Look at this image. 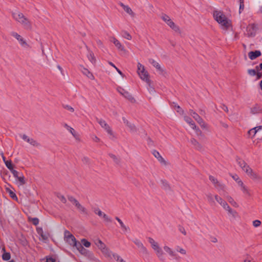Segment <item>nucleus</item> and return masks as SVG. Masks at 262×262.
I'll list each match as a JSON object with an SVG mask.
<instances>
[{"label": "nucleus", "mask_w": 262, "mask_h": 262, "mask_svg": "<svg viewBox=\"0 0 262 262\" xmlns=\"http://www.w3.org/2000/svg\"><path fill=\"white\" fill-rule=\"evenodd\" d=\"M21 137L25 141L27 142H28L29 140H30L31 138L25 134L21 135Z\"/></svg>", "instance_id": "51"}, {"label": "nucleus", "mask_w": 262, "mask_h": 262, "mask_svg": "<svg viewBox=\"0 0 262 262\" xmlns=\"http://www.w3.org/2000/svg\"><path fill=\"white\" fill-rule=\"evenodd\" d=\"M244 3H242V2H240V6H239V9L240 10L241 9H244Z\"/></svg>", "instance_id": "61"}, {"label": "nucleus", "mask_w": 262, "mask_h": 262, "mask_svg": "<svg viewBox=\"0 0 262 262\" xmlns=\"http://www.w3.org/2000/svg\"><path fill=\"white\" fill-rule=\"evenodd\" d=\"M152 155L154 156L158 160L159 162L162 164H165L166 161L161 154L157 150H154L152 151Z\"/></svg>", "instance_id": "23"}, {"label": "nucleus", "mask_w": 262, "mask_h": 262, "mask_svg": "<svg viewBox=\"0 0 262 262\" xmlns=\"http://www.w3.org/2000/svg\"><path fill=\"white\" fill-rule=\"evenodd\" d=\"M11 36L17 40L21 47L24 48L30 47V45L26 39L17 32H12L11 33Z\"/></svg>", "instance_id": "8"}, {"label": "nucleus", "mask_w": 262, "mask_h": 262, "mask_svg": "<svg viewBox=\"0 0 262 262\" xmlns=\"http://www.w3.org/2000/svg\"><path fill=\"white\" fill-rule=\"evenodd\" d=\"M228 202L233 207L235 208L238 207V204L234 200V199L230 195H227L225 196Z\"/></svg>", "instance_id": "25"}, {"label": "nucleus", "mask_w": 262, "mask_h": 262, "mask_svg": "<svg viewBox=\"0 0 262 262\" xmlns=\"http://www.w3.org/2000/svg\"><path fill=\"white\" fill-rule=\"evenodd\" d=\"M43 262H55V260L52 258H47Z\"/></svg>", "instance_id": "55"}, {"label": "nucleus", "mask_w": 262, "mask_h": 262, "mask_svg": "<svg viewBox=\"0 0 262 262\" xmlns=\"http://www.w3.org/2000/svg\"><path fill=\"white\" fill-rule=\"evenodd\" d=\"M153 65L158 69H160V65L157 62L154 61Z\"/></svg>", "instance_id": "59"}, {"label": "nucleus", "mask_w": 262, "mask_h": 262, "mask_svg": "<svg viewBox=\"0 0 262 262\" xmlns=\"http://www.w3.org/2000/svg\"><path fill=\"white\" fill-rule=\"evenodd\" d=\"M213 16L222 30L227 31L232 29L231 20L227 18L223 12L218 10L214 11L213 13Z\"/></svg>", "instance_id": "3"}, {"label": "nucleus", "mask_w": 262, "mask_h": 262, "mask_svg": "<svg viewBox=\"0 0 262 262\" xmlns=\"http://www.w3.org/2000/svg\"><path fill=\"white\" fill-rule=\"evenodd\" d=\"M248 72L249 73V74H250V75H252V76H254L255 75H256V71L254 70H252V69H251V70H249L248 71Z\"/></svg>", "instance_id": "52"}, {"label": "nucleus", "mask_w": 262, "mask_h": 262, "mask_svg": "<svg viewBox=\"0 0 262 262\" xmlns=\"http://www.w3.org/2000/svg\"><path fill=\"white\" fill-rule=\"evenodd\" d=\"M117 90L118 92L124 98L128 100L130 102L134 103L136 102V100L132 95L127 90L124 88L119 86L117 88Z\"/></svg>", "instance_id": "11"}, {"label": "nucleus", "mask_w": 262, "mask_h": 262, "mask_svg": "<svg viewBox=\"0 0 262 262\" xmlns=\"http://www.w3.org/2000/svg\"><path fill=\"white\" fill-rule=\"evenodd\" d=\"M95 244L99 249L101 251L105 256L110 258H112L113 255H114V254H113L112 252L110 251L106 245L101 240H97Z\"/></svg>", "instance_id": "7"}, {"label": "nucleus", "mask_w": 262, "mask_h": 262, "mask_svg": "<svg viewBox=\"0 0 262 262\" xmlns=\"http://www.w3.org/2000/svg\"><path fill=\"white\" fill-rule=\"evenodd\" d=\"M206 197L208 201L210 203H214V200H215V195H213L211 193H208L206 195Z\"/></svg>", "instance_id": "32"}, {"label": "nucleus", "mask_w": 262, "mask_h": 262, "mask_svg": "<svg viewBox=\"0 0 262 262\" xmlns=\"http://www.w3.org/2000/svg\"><path fill=\"white\" fill-rule=\"evenodd\" d=\"M64 127L73 136V138L77 141H80L79 134L74 128L67 124H64Z\"/></svg>", "instance_id": "12"}, {"label": "nucleus", "mask_w": 262, "mask_h": 262, "mask_svg": "<svg viewBox=\"0 0 262 262\" xmlns=\"http://www.w3.org/2000/svg\"><path fill=\"white\" fill-rule=\"evenodd\" d=\"M111 41L114 44V45L118 49L121 51L125 52V49L119 40L115 37H113L111 39Z\"/></svg>", "instance_id": "18"}, {"label": "nucleus", "mask_w": 262, "mask_h": 262, "mask_svg": "<svg viewBox=\"0 0 262 262\" xmlns=\"http://www.w3.org/2000/svg\"><path fill=\"white\" fill-rule=\"evenodd\" d=\"M161 18L163 21L172 30L176 32H180L179 27L174 23L172 19L166 14H162L161 16Z\"/></svg>", "instance_id": "5"}, {"label": "nucleus", "mask_w": 262, "mask_h": 262, "mask_svg": "<svg viewBox=\"0 0 262 262\" xmlns=\"http://www.w3.org/2000/svg\"><path fill=\"white\" fill-rule=\"evenodd\" d=\"M133 242L138 247V248H139L142 251H143V252L147 251L146 248L143 245V243L141 242V241L140 239H135L133 241Z\"/></svg>", "instance_id": "22"}, {"label": "nucleus", "mask_w": 262, "mask_h": 262, "mask_svg": "<svg viewBox=\"0 0 262 262\" xmlns=\"http://www.w3.org/2000/svg\"><path fill=\"white\" fill-rule=\"evenodd\" d=\"M113 257L114 258V259H116L117 261H118V262H125L123 259L120 258V257L116 254L113 255L112 258Z\"/></svg>", "instance_id": "50"}, {"label": "nucleus", "mask_w": 262, "mask_h": 262, "mask_svg": "<svg viewBox=\"0 0 262 262\" xmlns=\"http://www.w3.org/2000/svg\"><path fill=\"white\" fill-rule=\"evenodd\" d=\"M68 111H70V112L71 113H73L74 112V109L73 107H72V106H69V105H67L65 107Z\"/></svg>", "instance_id": "54"}, {"label": "nucleus", "mask_w": 262, "mask_h": 262, "mask_svg": "<svg viewBox=\"0 0 262 262\" xmlns=\"http://www.w3.org/2000/svg\"><path fill=\"white\" fill-rule=\"evenodd\" d=\"M190 114L199 123V124L203 128H207V125L206 124V123L196 113L193 112L192 111H191L190 112Z\"/></svg>", "instance_id": "16"}, {"label": "nucleus", "mask_w": 262, "mask_h": 262, "mask_svg": "<svg viewBox=\"0 0 262 262\" xmlns=\"http://www.w3.org/2000/svg\"><path fill=\"white\" fill-rule=\"evenodd\" d=\"M184 120L190 125L192 129H194L196 131L199 130V129L196 127L195 123L190 117L185 116H184Z\"/></svg>", "instance_id": "21"}, {"label": "nucleus", "mask_w": 262, "mask_h": 262, "mask_svg": "<svg viewBox=\"0 0 262 262\" xmlns=\"http://www.w3.org/2000/svg\"><path fill=\"white\" fill-rule=\"evenodd\" d=\"M6 167L11 171L14 177L17 176V171L14 169V165L11 160L5 161Z\"/></svg>", "instance_id": "19"}, {"label": "nucleus", "mask_w": 262, "mask_h": 262, "mask_svg": "<svg viewBox=\"0 0 262 262\" xmlns=\"http://www.w3.org/2000/svg\"><path fill=\"white\" fill-rule=\"evenodd\" d=\"M121 6L124 10V11L131 17H134L135 15V13L132 9L128 6L125 5L123 4H121Z\"/></svg>", "instance_id": "20"}, {"label": "nucleus", "mask_w": 262, "mask_h": 262, "mask_svg": "<svg viewBox=\"0 0 262 262\" xmlns=\"http://www.w3.org/2000/svg\"><path fill=\"white\" fill-rule=\"evenodd\" d=\"M14 177L17 179V180L18 181L19 184L20 185H23L25 184L26 182H25V178H24V176L22 174L21 176H19L18 172L17 171V176Z\"/></svg>", "instance_id": "30"}, {"label": "nucleus", "mask_w": 262, "mask_h": 262, "mask_svg": "<svg viewBox=\"0 0 262 262\" xmlns=\"http://www.w3.org/2000/svg\"><path fill=\"white\" fill-rule=\"evenodd\" d=\"M153 65L158 69H160V65L157 62L154 61Z\"/></svg>", "instance_id": "58"}, {"label": "nucleus", "mask_w": 262, "mask_h": 262, "mask_svg": "<svg viewBox=\"0 0 262 262\" xmlns=\"http://www.w3.org/2000/svg\"><path fill=\"white\" fill-rule=\"evenodd\" d=\"M12 17L24 30L28 31L33 30V25L31 20L21 11L18 10L13 11Z\"/></svg>", "instance_id": "2"}, {"label": "nucleus", "mask_w": 262, "mask_h": 262, "mask_svg": "<svg viewBox=\"0 0 262 262\" xmlns=\"http://www.w3.org/2000/svg\"><path fill=\"white\" fill-rule=\"evenodd\" d=\"M82 73L86 76L89 79L91 80L94 79V76L92 73H91L90 71H89L87 69L83 68V69L81 70Z\"/></svg>", "instance_id": "28"}, {"label": "nucleus", "mask_w": 262, "mask_h": 262, "mask_svg": "<svg viewBox=\"0 0 262 262\" xmlns=\"http://www.w3.org/2000/svg\"><path fill=\"white\" fill-rule=\"evenodd\" d=\"M215 200L221 206L222 205V203H223L225 201V200L223 199L218 196L217 195H215Z\"/></svg>", "instance_id": "42"}, {"label": "nucleus", "mask_w": 262, "mask_h": 262, "mask_svg": "<svg viewBox=\"0 0 262 262\" xmlns=\"http://www.w3.org/2000/svg\"><path fill=\"white\" fill-rule=\"evenodd\" d=\"M261 222L259 220H256L252 222V225L255 228H257L261 225Z\"/></svg>", "instance_id": "46"}, {"label": "nucleus", "mask_w": 262, "mask_h": 262, "mask_svg": "<svg viewBox=\"0 0 262 262\" xmlns=\"http://www.w3.org/2000/svg\"><path fill=\"white\" fill-rule=\"evenodd\" d=\"M177 251L183 255H186L187 253L186 250L185 249L181 247L178 248Z\"/></svg>", "instance_id": "49"}, {"label": "nucleus", "mask_w": 262, "mask_h": 262, "mask_svg": "<svg viewBox=\"0 0 262 262\" xmlns=\"http://www.w3.org/2000/svg\"><path fill=\"white\" fill-rule=\"evenodd\" d=\"M261 129H262V126H257V127H255L251 129V130H250L249 133L253 134V135L255 136V134H256V133L258 130H261Z\"/></svg>", "instance_id": "35"}, {"label": "nucleus", "mask_w": 262, "mask_h": 262, "mask_svg": "<svg viewBox=\"0 0 262 262\" xmlns=\"http://www.w3.org/2000/svg\"><path fill=\"white\" fill-rule=\"evenodd\" d=\"M149 186H151V187H155V184L154 182H150V183H149Z\"/></svg>", "instance_id": "62"}, {"label": "nucleus", "mask_w": 262, "mask_h": 262, "mask_svg": "<svg viewBox=\"0 0 262 262\" xmlns=\"http://www.w3.org/2000/svg\"><path fill=\"white\" fill-rule=\"evenodd\" d=\"M209 180L213 184L216 186L219 183L217 180L213 176H210Z\"/></svg>", "instance_id": "47"}, {"label": "nucleus", "mask_w": 262, "mask_h": 262, "mask_svg": "<svg viewBox=\"0 0 262 262\" xmlns=\"http://www.w3.org/2000/svg\"><path fill=\"white\" fill-rule=\"evenodd\" d=\"M228 214L231 215V216L233 217H236L238 216V213L236 211L233 210L231 207L227 211Z\"/></svg>", "instance_id": "34"}, {"label": "nucleus", "mask_w": 262, "mask_h": 262, "mask_svg": "<svg viewBox=\"0 0 262 262\" xmlns=\"http://www.w3.org/2000/svg\"><path fill=\"white\" fill-rule=\"evenodd\" d=\"M6 191L8 193H9L10 196L12 199H13L14 200L17 199V196L16 195L15 193L12 190H11L10 189H9L8 188H6Z\"/></svg>", "instance_id": "37"}, {"label": "nucleus", "mask_w": 262, "mask_h": 262, "mask_svg": "<svg viewBox=\"0 0 262 262\" xmlns=\"http://www.w3.org/2000/svg\"><path fill=\"white\" fill-rule=\"evenodd\" d=\"M180 231L183 235H186V231L183 227H181L180 228Z\"/></svg>", "instance_id": "57"}, {"label": "nucleus", "mask_w": 262, "mask_h": 262, "mask_svg": "<svg viewBox=\"0 0 262 262\" xmlns=\"http://www.w3.org/2000/svg\"><path fill=\"white\" fill-rule=\"evenodd\" d=\"M123 37L128 40H130L132 39V35L127 32L123 33Z\"/></svg>", "instance_id": "45"}, {"label": "nucleus", "mask_w": 262, "mask_h": 262, "mask_svg": "<svg viewBox=\"0 0 262 262\" xmlns=\"http://www.w3.org/2000/svg\"><path fill=\"white\" fill-rule=\"evenodd\" d=\"M60 200L63 203H65L66 202V199L65 198V197L63 195H60L59 197Z\"/></svg>", "instance_id": "56"}, {"label": "nucleus", "mask_w": 262, "mask_h": 262, "mask_svg": "<svg viewBox=\"0 0 262 262\" xmlns=\"http://www.w3.org/2000/svg\"><path fill=\"white\" fill-rule=\"evenodd\" d=\"M122 121L130 132H136L137 129L135 124L125 117L122 118Z\"/></svg>", "instance_id": "14"}, {"label": "nucleus", "mask_w": 262, "mask_h": 262, "mask_svg": "<svg viewBox=\"0 0 262 262\" xmlns=\"http://www.w3.org/2000/svg\"><path fill=\"white\" fill-rule=\"evenodd\" d=\"M87 57L90 61L93 64H95L96 63V58L94 53L92 52H89L88 54L87 55Z\"/></svg>", "instance_id": "29"}, {"label": "nucleus", "mask_w": 262, "mask_h": 262, "mask_svg": "<svg viewBox=\"0 0 262 262\" xmlns=\"http://www.w3.org/2000/svg\"><path fill=\"white\" fill-rule=\"evenodd\" d=\"M81 244L86 248H89L91 245V243L85 238L81 239Z\"/></svg>", "instance_id": "36"}, {"label": "nucleus", "mask_w": 262, "mask_h": 262, "mask_svg": "<svg viewBox=\"0 0 262 262\" xmlns=\"http://www.w3.org/2000/svg\"><path fill=\"white\" fill-rule=\"evenodd\" d=\"M221 206L225 209L226 211H227L230 208V207L228 204V203L225 201L223 203H222Z\"/></svg>", "instance_id": "48"}, {"label": "nucleus", "mask_w": 262, "mask_h": 262, "mask_svg": "<svg viewBox=\"0 0 262 262\" xmlns=\"http://www.w3.org/2000/svg\"><path fill=\"white\" fill-rule=\"evenodd\" d=\"M177 107H178V109L180 110V111H177L178 112H182V113L183 112V111L182 110H181V109L180 108V106H178Z\"/></svg>", "instance_id": "63"}, {"label": "nucleus", "mask_w": 262, "mask_h": 262, "mask_svg": "<svg viewBox=\"0 0 262 262\" xmlns=\"http://www.w3.org/2000/svg\"><path fill=\"white\" fill-rule=\"evenodd\" d=\"M95 213L100 217L103 221L106 223H110L112 221L111 219L105 213L103 212L99 209H96L94 211Z\"/></svg>", "instance_id": "17"}, {"label": "nucleus", "mask_w": 262, "mask_h": 262, "mask_svg": "<svg viewBox=\"0 0 262 262\" xmlns=\"http://www.w3.org/2000/svg\"><path fill=\"white\" fill-rule=\"evenodd\" d=\"M232 178L235 180V181L236 182L237 185H239L241 183H243V182L242 180L239 178V177L235 174L232 176Z\"/></svg>", "instance_id": "39"}, {"label": "nucleus", "mask_w": 262, "mask_h": 262, "mask_svg": "<svg viewBox=\"0 0 262 262\" xmlns=\"http://www.w3.org/2000/svg\"><path fill=\"white\" fill-rule=\"evenodd\" d=\"M162 187L165 189H168L170 188V185L169 183L165 180H162L161 181Z\"/></svg>", "instance_id": "38"}, {"label": "nucleus", "mask_w": 262, "mask_h": 262, "mask_svg": "<svg viewBox=\"0 0 262 262\" xmlns=\"http://www.w3.org/2000/svg\"><path fill=\"white\" fill-rule=\"evenodd\" d=\"M260 88H261V89L262 90V80L260 82Z\"/></svg>", "instance_id": "64"}, {"label": "nucleus", "mask_w": 262, "mask_h": 262, "mask_svg": "<svg viewBox=\"0 0 262 262\" xmlns=\"http://www.w3.org/2000/svg\"><path fill=\"white\" fill-rule=\"evenodd\" d=\"M32 222L33 224L37 225L39 223V220L37 218H33L32 219Z\"/></svg>", "instance_id": "53"}, {"label": "nucleus", "mask_w": 262, "mask_h": 262, "mask_svg": "<svg viewBox=\"0 0 262 262\" xmlns=\"http://www.w3.org/2000/svg\"><path fill=\"white\" fill-rule=\"evenodd\" d=\"M69 200L70 202L74 205L76 208L81 213L86 214H87V210L86 208L82 206L75 198L70 196L69 198Z\"/></svg>", "instance_id": "10"}, {"label": "nucleus", "mask_w": 262, "mask_h": 262, "mask_svg": "<svg viewBox=\"0 0 262 262\" xmlns=\"http://www.w3.org/2000/svg\"><path fill=\"white\" fill-rule=\"evenodd\" d=\"M243 262H254L253 258L249 255L246 256Z\"/></svg>", "instance_id": "44"}, {"label": "nucleus", "mask_w": 262, "mask_h": 262, "mask_svg": "<svg viewBox=\"0 0 262 262\" xmlns=\"http://www.w3.org/2000/svg\"><path fill=\"white\" fill-rule=\"evenodd\" d=\"M37 233L40 236V239L45 241L48 239V235L43 233L42 228L38 227L36 229Z\"/></svg>", "instance_id": "26"}, {"label": "nucleus", "mask_w": 262, "mask_h": 262, "mask_svg": "<svg viewBox=\"0 0 262 262\" xmlns=\"http://www.w3.org/2000/svg\"><path fill=\"white\" fill-rule=\"evenodd\" d=\"M99 124L103 128H104L105 130V131L111 137L114 138L115 137V134L113 131L112 129L104 120H99Z\"/></svg>", "instance_id": "13"}, {"label": "nucleus", "mask_w": 262, "mask_h": 262, "mask_svg": "<svg viewBox=\"0 0 262 262\" xmlns=\"http://www.w3.org/2000/svg\"><path fill=\"white\" fill-rule=\"evenodd\" d=\"M137 72L140 79L147 83H149L150 82L149 74L145 67L140 62L137 63Z\"/></svg>", "instance_id": "4"}, {"label": "nucleus", "mask_w": 262, "mask_h": 262, "mask_svg": "<svg viewBox=\"0 0 262 262\" xmlns=\"http://www.w3.org/2000/svg\"><path fill=\"white\" fill-rule=\"evenodd\" d=\"M64 240L70 246L75 247L78 243L74 236L69 231L66 230L64 232Z\"/></svg>", "instance_id": "9"}, {"label": "nucleus", "mask_w": 262, "mask_h": 262, "mask_svg": "<svg viewBox=\"0 0 262 262\" xmlns=\"http://www.w3.org/2000/svg\"><path fill=\"white\" fill-rule=\"evenodd\" d=\"M115 69L122 77H124L125 76L122 73V72L120 70H119L117 67H115Z\"/></svg>", "instance_id": "60"}, {"label": "nucleus", "mask_w": 262, "mask_h": 262, "mask_svg": "<svg viewBox=\"0 0 262 262\" xmlns=\"http://www.w3.org/2000/svg\"><path fill=\"white\" fill-rule=\"evenodd\" d=\"M148 242L156 255L160 260H164L165 259L166 254L170 258H178L177 254L174 250L169 246L164 245L162 248L159 243L152 237H148Z\"/></svg>", "instance_id": "1"}, {"label": "nucleus", "mask_w": 262, "mask_h": 262, "mask_svg": "<svg viewBox=\"0 0 262 262\" xmlns=\"http://www.w3.org/2000/svg\"><path fill=\"white\" fill-rule=\"evenodd\" d=\"M75 247L81 254L85 255L88 254V251L80 243H78Z\"/></svg>", "instance_id": "27"}, {"label": "nucleus", "mask_w": 262, "mask_h": 262, "mask_svg": "<svg viewBox=\"0 0 262 262\" xmlns=\"http://www.w3.org/2000/svg\"><path fill=\"white\" fill-rule=\"evenodd\" d=\"M28 143L34 147H37L40 146V144L36 140L31 138Z\"/></svg>", "instance_id": "31"}, {"label": "nucleus", "mask_w": 262, "mask_h": 262, "mask_svg": "<svg viewBox=\"0 0 262 262\" xmlns=\"http://www.w3.org/2000/svg\"><path fill=\"white\" fill-rule=\"evenodd\" d=\"M261 55V52L259 51H251L248 53L249 57L250 59L253 60Z\"/></svg>", "instance_id": "24"}, {"label": "nucleus", "mask_w": 262, "mask_h": 262, "mask_svg": "<svg viewBox=\"0 0 262 262\" xmlns=\"http://www.w3.org/2000/svg\"><path fill=\"white\" fill-rule=\"evenodd\" d=\"M116 220L118 221L120 225L121 228L124 231L127 230V228L125 226V225L124 224V223L122 222V221L119 219L118 217H116Z\"/></svg>", "instance_id": "40"}, {"label": "nucleus", "mask_w": 262, "mask_h": 262, "mask_svg": "<svg viewBox=\"0 0 262 262\" xmlns=\"http://www.w3.org/2000/svg\"><path fill=\"white\" fill-rule=\"evenodd\" d=\"M236 161L242 169L245 165L247 164V163L243 159L238 157L236 158Z\"/></svg>", "instance_id": "33"}, {"label": "nucleus", "mask_w": 262, "mask_h": 262, "mask_svg": "<svg viewBox=\"0 0 262 262\" xmlns=\"http://www.w3.org/2000/svg\"><path fill=\"white\" fill-rule=\"evenodd\" d=\"M10 254L8 252H4L2 255V258L4 260H8L10 259Z\"/></svg>", "instance_id": "41"}, {"label": "nucleus", "mask_w": 262, "mask_h": 262, "mask_svg": "<svg viewBox=\"0 0 262 262\" xmlns=\"http://www.w3.org/2000/svg\"><path fill=\"white\" fill-rule=\"evenodd\" d=\"M242 170L252 180L255 181L260 179V177L247 164L243 167Z\"/></svg>", "instance_id": "6"}, {"label": "nucleus", "mask_w": 262, "mask_h": 262, "mask_svg": "<svg viewBox=\"0 0 262 262\" xmlns=\"http://www.w3.org/2000/svg\"><path fill=\"white\" fill-rule=\"evenodd\" d=\"M191 142L196 148L201 149L202 148V145L196 140L193 139L191 140Z\"/></svg>", "instance_id": "43"}, {"label": "nucleus", "mask_w": 262, "mask_h": 262, "mask_svg": "<svg viewBox=\"0 0 262 262\" xmlns=\"http://www.w3.org/2000/svg\"><path fill=\"white\" fill-rule=\"evenodd\" d=\"M238 186L240 188V190L243 192V194L246 197H250L251 196V192L250 191V189L249 188V187L245 185L244 182L241 183L239 185H238Z\"/></svg>", "instance_id": "15"}]
</instances>
